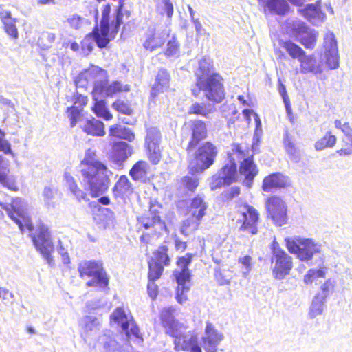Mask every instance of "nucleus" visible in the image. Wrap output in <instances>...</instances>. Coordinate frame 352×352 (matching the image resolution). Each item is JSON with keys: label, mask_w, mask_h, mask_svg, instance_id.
Here are the masks:
<instances>
[{"label": "nucleus", "mask_w": 352, "mask_h": 352, "mask_svg": "<svg viewBox=\"0 0 352 352\" xmlns=\"http://www.w3.org/2000/svg\"><path fill=\"white\" fill-rule=\"evenodd\" d=\"M0 206L6 210L9 217L14 221L21 231L27 228L32 231L34 228L30 217L28 213V204L24 199L16 197L12 204L0 203ZM3 217V212L0 210V219Z\"/></svg>", "instance_id": "5"}, {"label": "nucleus", "mask_w": 352, "mask_h": 352, "mask_svg": "<svg viewBox=\"0 0 352 352\" xmlns=\"http://www.w3.org/2000/svg\"><path fill=\"white\" fill-rule=\"evenodd\" d=\"M0 20L6 34L10 38L17 39L19 37L18 30L16 25L17 20L12 16L11 12L0 8Z\"/></svg>", "instance_id": "30"}, {"label": "nucleus", "mask_w": 352, "mask_h": 352, "mask_svg": "<svg viewBox=\"0 0 352 352\" xmlns=\"http://www.w3.org/2000/svg\"><path fill=\"white\" fill-rule=\"evenodd\" d=\"M161 210V206L152 204L149 210L139 218L140 223L146 230L151 229L153 234L155 235H160L163 231L166 232L167 230L165 222L160 217Z\"/></svg>", "instance_id": "14"}, {"label": "nucleus", "mask_w": 352, "mask_h": 352, "mask_svg": "<svg viewBox=\"0 0 352 352\" xmlns=\"http://www.w3.org/2000/svg\"><path fill=\"white\" fill-rule=\"evenodd\" d=\"M107 78L106 70L91 65L76 77L75 83L78 88H85L89 83L93 84L92 95L96 98L97 91H101L102 84L107 82Z\"/></svg>", "instance_id": "8"}, {"label": "nucleus", "mask_w": 352, "mask_h": 352, "mask_svg": "<svg viewBox=\"0 0 352 352\" xmlns=\"http://www.w3.org/2000/svg\"><path fill=\"white\" fill-rule=\"evenodd\" d=\"M170 76L165 69H160L156 76L155 82L153 84L151 95L153 98L157 96L160 92H163L168 88Z\"/></svg>", "instance_id": "32"}, {"label": "nucleus", "mask_w": 352, "mask_h": 352, "mask_svg": "<svg viewBox=\"0 0 352 352\" xmlns=\"http://www.w3.org/2000/svg\"><path fill=\"white\" fill-rule=\"evenodd\" d=\"M86 307L91 311L99 310L108 307V300L105 296L95 298L87 301Z\"/></svg>", "instance_id": "52"}, {"label": "nucleus", "mask_w": 352, "mask_h": 352, "mask_svg": "<svg viewBox=\"0 0 352 352\" xmlns=\"http://www.w3.org/2000/svg\"><path fill=\"white\" fill-rule=\"evenodd\" d=\"M14 294L10 292L8 289L0 287V299L5 304H7L12 300Z\"/></svg>", "instance_id": "62"}, {"label": "nucleus", "mask_w": 352, "mask_h": 352, "mask_svg": "<svg viewBox=\"0 0 352 352\" xmlns=\"http://www.w3.org/2000/svg\"><path fill=\"white\" fill-rule=\"evenodd\" d=\"M342 132L344 134L342 142L346 148L340 149L337 153L340 156L351 155H352V127L349 124V126H344Z\"/></svg>", "instance_id": "44"}, {"label": "nucleus", "mask_w": 352, "mask_h": 352, "mask_svg": "<svg viewBox=\"0 0 352 352\" xmlns=\"http://www.w3.org/2000/svg\"><path fill=\"white\" fill-rule=\"evenodd\" d=\"M129 90V85H122L119 81H114L109 85H107V82H104L102 84L101 91H97V96H101V97L112 96L117 93L126 92Z\"/></svg>", "instance_id": "36"}, {"label": "nucleus", "mask_w": 352, "mask_h": 352, "mask_svg": "<svg viewBox=\"0 0 352 352\" xmlns=\"http://www.w3.org/2000/svg\"><path fill=\"white\" fill-rule=\"evenodd\" d=\"M112 172L99 161L96 152L88 149L80 164V179L85 188L93 197L104 193L109 186V176Z\"/></svg>", "instance_id": "1"}, {"label": "nucleus", "mask_w": 352, "mask_h": 352, "mask_svg": "<svg viewBox=\"0 0 352 352\" xmlns=\"http://www.w3.org/2000/svg\"><path fill=\"white\" fill-rule=\"evenodd\" d=\"M334 288V282L331 279L326 280L320 287L322 293H319L317 295H320L321 297L327 298L330 293Z\"/></svg>", "instance_id": "59"}, {"label": "nucleus", "mask_w": 352, "mask_h": 352, "mask_svg": "<svg viewBox=\"0 0 352 352\" xmlns=\"http://www.w3.org/2000/svg\"><path fill=\"white\" fill-rule=\"evenodd\" d=\"M322 48L325 63L329 69L339 67V54L336 36L331 31H327L323 36Z\"/></svg>", "instance_id": "16"}, {"label": "nucleus", "mask_w": 352, "mask_h": 352, "mask_svg": "<svg viewBox=\"0 0 352 352\" xmlns=\"http://www.w3.org/2000/svg\"><path fill=\"white\" fill-rule=\"evenodd\" d=\"M133 192V188L128 177L125 175L120 177L113 188V195L118 202H124L126 199Z\"/></svg>", "instance_id": "29"}, {"label": "nucleus", "mask_w": 352, "mask_h": 352, "mask_svg": "<svg viewBox=\"0 0 352 352\" xmlns=\"http://www.w3.org/2000/svg\"><path fill=\"white\" fill-rule=\"evenodd\" d=\"M267 217L277 226H282L287 223V206L279 197L271 196L265 202Z\"/></svg>", "instance_id": "15"}, {"label": "nucleus", "mask_w": 352, "mask_h": 352, "mask_svg": "<svg viewBox=\"0 0 352 352\" xmlns=\"http://www.w3.org/2000/svg\"><path fill=\"white\" fill-rule=\"evenodd\" d=\"M78 271L81 277L89 276L92 279L87 283L89 287L105 288L109 284L107 273L99 261H84L80 263Z\"/></svg>", "instance_id": "11"}, {"label": "nucleus", "mask_w": 352, "mask_h": 352, "mask_svg": "<svg viewBox=\"0 0 352 352\" xmlns=\"http://www.w3.org/2000/svg\"><path fill=\"white\" fill-rule=\"evenodd\" d=\"M201 219L190 215L186 220L183 221L180 228V232L185 236H188L199 228Z\"/></svg>", "instance_id": "43"}, {"label": "nucleus", "mask_w": 352, "mask_h": 352, "mask_svg": "<svg viewBox=\"0 0 352 352\" xmlns=\"http://www.w3.org/2000/svg\"><path fill=\"white\" fill-rule=\"evenodd\" d=\"M217 154V150L214 145L210 142L205 143L189 160L190 172L192 173L204 172L214 163Z\"/></svg>", "instance_id": "9"}, {"label": "nucleus", "mask_w": 352, "mask_h": 352, "mask_svg": "<svg viewBox=\"0 0 352 352\" xmlns=\"http://www.w3.org/2000/svg\"><path fill=\"white\" fill-rule=\"evenodd\" d=\"M102 98L101 96H96V98L93 97L95 104L92 109L98 117L109 120L112 118V115L106 108L104 100L101 99Z\"/></svg>", "instance_id": "46"}, {"label": "nucleus", "mask_w": 352, "mask_h": 352, "mask_svg": "<svg viewBox=\"0 0 352 352\" xmlns=\"http://www.w3.org/2000/svg\"><path fill=\"white\" fill-rule=\"evenodd\" d=\"M337 138L330 131L315 144L316 151H322L326 148H332L336 143Z\"/></svg>", "instance_id": "49"}, {"label": "nucleus", "mask_w": 352, "mask_h": 352, "mask_svg": "<svg viewBox=\"0 0 352 352\" xmlns=\"http://www.w3.org/2000/svg\"><path fill=\"white\" fill-rule=\"evenodd\" d=\"M263 7L265 14L284 16L289 11L290 6L286 0H258Z\"/></svg>", "instance_id": "27"}, {"label": "nucleus", "mask_w": 352, "mask_h": 352, "mask_svg": "<svg viewBox=\"0 0 352 352\" xmlns=\"http://www.w3.org/2000/svg\"><path fill=\"white\" fill-rule=\"evenodd\" d=\"M124 3L119 1L117 9L116 19L109 25V14L111 12L110 4H107L102 12V19L100 28L96 27L93 32L88 35L83 41L86 45L89 39L92 38L100 48L105 47L111 39H113L117 34L120 25L122 23V8Z\"/></svg>", "instance_id": "3"}, {"label": "nucleus", "mask_w": 352, "mask_h": 352, "mask_svg": "<svg viewBox=\"0 0 352 352\" xmlns=\"http://www.w3.org/2000/svg\"><path fill=\"white\" fill-rule=\"evenodd\" d=\"M168 248L166 245H162L155 252V255L157 263H164V265H169L170 259L167 254Z\"/></svg>", "instance_id": "55"}, {"label": "nucleus", "mask_w": 352, "mask_h": 352, "mask_svg": "<svg viewBox=\"0 0 352 352\" xmlns=\"http://www.w3.org/2000/svg\"><path fill=\"white\" fill-rule=\"evenodd\" d=\"M64 179L65 185L69 190L71 194L79 201L81 200L87 201L86 192L82 190L77 185L74 178L68 173H65Z\"/></svg>", "instance_id": "37"}, {"label": "nucleus", "mask_w": 352, "mask_h": 352, "mask_svg": "<svg viewBox=\"0 0 352 352\" xmlns=\"http://www.w3.org/2000/svg\"><path fill=\"white\" fill-rule=\"evenodd\" d=\"M133 153V146L125 142H116L113 146V160L118 164L126 161Z\"/></svg>", "instance_id": "31"}, {"label": "nucleus", "mask_w": 352, "mask_h": 352, "mask_svg": "<svg viewBox=\"0 0 352 352\" xmlns=\"http://www.w3.org/2000/svg\"><path fill=\"white\" fill-rule=\"evenodd\" d=\"M245 153L241 146L237 145L232 149V153L229 154V163L226 164L214 176V178L218 180V184L215 187H219L223 184L230 185L235 181L236 175V160L241 163L239 173L245 177L244 185L249 188L252 187L253 180L258 174V170L254 163L252 157L245 158Z\"/></svg>", "instance_id": "2"}, {"label": "nucleus", "mask_w": 352, "mask_h": 352, "mask_svg": "<svg viewBox=\"0 0 352 352\" xmlns=\"http://www.w3.org/2000/svg\"><path fill=\"white\" fill-rule=\"evenodd\" d=\"M326 298L321 297L320 295H316L311 302L309 307V316L311 318L322 314L325 307Z\"/></svg>", "instance_id": "45"}, {"label": "nucleus", "mask_w": 352, "mask_h": 352, "mask_svg": "<svg viewBox=\"0 0 352 352\" xmlns=\"http://www.w3.org/2000/svg\"><path fill=\"white\" fill-rule=\"evenodd\" d=\"M207 207V204L205 202L204 197L198 195L192 199L191 201L189 208V214L190 215L196 217L197 218L202 219L206 214Z\"/></svg>", "instance_id": "38"}, {"label": "nucleus", "mask_w": 352, "mask_h": 352, "mask_svg": "<svg viewBox=\"0 0 352 352\" xmlns=\"http://www.w3.org/2000/svg\"><path fill=\"white\" fill-rule=\"evenodd\" d=\"M110 322L120 327L128 339L132 337L141 339L140 330L133 320V318L128 309L123 307H118L110 315Z\"/></svg>", "instance_id": "12"}, {"label": "nucleus", "mask_w": 352, "mask_h": 352, "mask_svg": "<svg viewBox=\"0 0 352 352\" xmlns=\"http://www.w3.org/2000/svg\"><path fill=\"white\" fill-rule=\"evenodd\" d=\"M149 272H148V278L149 281H155L158 279L164 270V267L161 263H157L156 261L149 262Z\"/></svg>", "instance_id": "54"}, {"label": "nucleus", "mask_w": 352, "mask_h": 352, "mask_svg": "<svg viewBox=\"0 0 352 352\" xmlns=\"http://www.w3.org/2000/svg\"><path fill=\"white\" fill-rule=\"evenodd\" d=\"M186 327L182 325V327L178 328L175 330V335H170L175 338V349L177 351H186L190 349L192 345V337L185 333Z\"/></svg>", "instance_id": "33"}, {"label": "nucleus", "mask_w": 352, "mask_h": 352, "mask_svg": "<svg viewBox=\"0 0 352 352\" xmlns=\"http://www.w3.org/2000/svg\"><path fill=\"white\" fill-rule=\"evenodd\" d=\"M182 184L188 190L194 191L199 185V179L196 175L186 176L182 179Z\"/></svg>", "instance_id": "56"}, {"label": "nucleus", "mask_w": 352, "mask_h": 352, "mask_svg": "<svg viewBox=\"0 0 352 352\" xmlns=\"http://www.w3.org/2000/svg\"><path fill=\"white\" fill-rule=\"evenodd\" d=\"M68 116L71 121V126L74 127L78 122L80 116V111L76 107H72L68 109Z\"/></svg>", "instance_id": "60"}, {"label": "nucleus", "mask_w": 352, "mask_h": 352, "mask_svg": "<svg viewBox=\"0 0 352 352\" xmlns=\"http://www.w3.org/2000/svg\"><path fill=\"white\" fill-rule=\"evenodd\" d=\"M286 246L291 254H296L300 261H311L315 254L321 252L322 245L312 239L297 237L285 239Z\"/></svg>", "instance_id": "7"}, {"label": "nucleus", "mask_w": 352, "mask_h": 352, "mask_svg": "<svg viewBox=\"0 0 352 352\" xmlns=\"http://www.w3.org/2000/svg\"><path fill=\"white\" fill-rule=\"evenodd\" d=\"M57 250L62 256L63 262L65 264L69 263L70 259L67 252V249L65 247L63 242L60 240L58 241V246L57 248Z\"/></svg>", "instance_id": "61"}, {"label": "nucleus", "mask_w": 352, "mask_h": 352, "mask_svg": "<svg viewBox=\"0 0 352 352\" xmlns=\"http://www.w3.org/2000/svg\"><path fill=\"white\" fill-rule=\"evenodd\" d=\"M202 91L206 98L213 102L219 103L225 97L223 78L219 74L203 76L196 80L195 87L192 89V94L197 97Z\"/></svg>", "instance_id": "4"}, {"label": "nucleus", "mask_w": 352, "mask_h": 352, "mask_svg": "<svg viewBox=\"0 0 352 352\" xmlns=\"http://www.w3.org/2000/svg\"><path fill=\"white\" fill-rule=\"evenodd\" d=\"M175 309L173 307H168L163 308L160 313L162 325L168 335H175V330L182 327L183 325L175 319Z\"/></svg>", "instance_id": "26"}, {"label": "nucleus", "mask_w": 352, "mask_h": 352, "mask_svg": "<svg viewBox=\"0 0 352 352\" xmlns=\"http://www.w3.org/2000/svg\"><path fill=\"white\" fill-rule=\"evenodd\" d=\"M223 338V333L218 331L212 323L209 321L206 322L204 333L201 338L204 349L217 350L218 345Z\"/></svg>", "instance_id": "23"}, {"label": "nucleus", "mask_w": 352, "mask_h": 352, "mask_svg": "<svg viewBox=\"0 0 352 352\" xmlns=\"http://www.w3.org/2000/svg\"><path fill=\"white\" fill-rule=\"evenodd\" d=\"M82 19L78 14H74L67 19L68 23L74 29L80 28Z\"/></svg>", "instance_id": "64"}, {"label": "nucleus", "mask_w": 352, "mask_h": 352, "mask_svg": "<svg viewBox=\"0 0 352 352\" xmlns=\"http://www.w3.org/2000/svg\"><path fill=\"white\" fill-rule=\"evenodd\" d=\"M169 29H156L149 28L145 33V40L143 43L144 47L150 52L161 47L166 39L170 36Z\"/></svg>", "instance_id": "20"}, {"label": "nucleus", "mask_w": 352, "mask_h": 352, "mask_svg": "<svg viewBox=\"0 0 352 352\" xmlns=\"http://www.w3.org/2000/svg\"><path fill=\"white\" fill-rule=\"evenodd\" d=\"M210 107V105H206L204 103L200 104L195 102L190 106L189 109V113L208 118V114L210 113L213 110V107L212 106L211 108Z\"/></svg>", "instance_id": "51"}, {"label": "nucleus", "mask_w": 352, "mask_h": 352, "mask_svg": "<svg viewBox=\"0 0 352 352\" xmlns=\"http://www.w3.org/2000/svg\"><path fill=\"white\" fill-rule=\"evenodd\" d=\"M98 342L100 345H102L105 352H116L120 349V344L117 342L115 338L110 334L104 333L99 336Z\"/></svg>", "instance_id": "42"}, {"label": "nucleus", "mask_w": 352, "mask_h": 352, "mask_svg": "<svg viewBox=\"0 0 352 352\" xmlns=\"http://www.w3.org/2000/svg\"><path fill=\"white\" fill-rule=\"evenodd\" d=\"M212 71V61L210 58L204 57L201 58L199 62V68L195 72L196 80L202 77L203 76H212L217 74Z\"/></svg>", "instance_id": "47"}, {"label": "nucleus", "mask_w": 352, "mask_h": 352, "mask_svg": "<svg viewBox=\"0 0 352 352\" xmlns=\"http://www.w3.org/2000/svg\"><path fill=\"white\" fill-rule=\"evenodd\" d=\"M7 162L2 156H0V182L10 189H14V184L10 183L7 178Z\"/></svg>", "instance_id": "53"}, {"label": "nucleus", "mask_w": 352, "mask_h": 352, "mask_svg": "<svg viewBox=\"0 0 352 352\" xmlns=\"http://www.w3.org/2000/svg\"><path fill=\"white\" fill-rule=\"evenodd\" d=\"M109 135L129 142H132L135 139V134L130 129L120 124H114L110 127Z\"/></svg>", "instance_id": "41"}, {"label": "nucleus", "mask_w": 352, "mask_h": 352, "mask_svg": "<svg viewBox=\"0 0 352 352\" xmlns=\"http://www.w3.org/2000/svg\"><path fill=\"white\" fill-rule=\"evenodd\" d=\"M252 260V257L248 255L240 257L239 258V263L243 265V270L242 271V274L245 278L248 276L252 270V266L253 265Z\"/></svg>", "instance_id": "57"}, {"label": "nucleus", "mask_w": 352, "mask_h": 352, "mask_svg": "<svg viewBox=\"0 0 352 352\" xmlns=\"http://www.w3.org/2000/svg\"><path fill=\"white\" fill-rule=\"evenodd\" d=\"M81 127L84 132L94 136H104L105 135L104 125L102 122L94 118L86 120Z\"/></svg>", "instance_id": "34"}, {"label": "nucleus", "mask_w": 352, "mask_h": 352, "mask_svg": "<svg viewBox=\"0 0 352 352\" xmlns=\"http://www.w3.org/2000/svg\"><path fill=\"white\" fill-rule=\"evenodd\" d=\"M240 193V188L238 186H232L228 190H226L223 194V197L226 200H230L234 197L238 196Z\"/></svg>", "instance_id": "63"}, {"label": "nucleus", "mask_w": 352, "mask_h": 352, "mask_svg": "<svg viewBox=\"0 0 352 352\" xmlns=\"http://www.w3.org/2000/svg\"><path fill=\"white\" fill-rule=\"evenodd\" d=\"M326 272L327 268L324 266L320 267L319 269H309L304 276L303 282L306 285L311 284L316 278L324 277Z\"/></svg>", "instance_id": "48"}, {"label": "nucleus", "mask_w": 352, "mask_h": 352, "mask_svg": "<svg viewBox=\"0 0 352 352\" xmlns=\"http://www.w3.org/2000/svg\"><path fill=\"white\" fill-rule=\"evenodd\" d=\"M288 25L291 36L296 41L300 43L306 49L315 48L318 38V31L300 20L292 21Z\"/></svg>", "instance_id": "10"}, {"label": "nucleus", "mask_w": 352, "mask_h": 352, "mask_svg": "<svg viewBox=\"0 0 352 352\" xmlns=\"http://www.w3.org/2000/svg\"><path fill=\"white\" fill-rule=\"evenodd\" d=\"M179 44L178 41L175 35H172L168 41L164 54L167 57H176L179 55Z\"/></svg>", "instance_id": "50"}, {"label": "nucleus", "mask_w": 352, "mask_h": 352, "mask_svg": "<svg viewBox=\"0 0 352 352\" xmlns=\"http://www.w3.org/2000/svg\"><path fill=\"white\" fill-rule=\"evenodd\" d=\"M300 62V72L302 74H311L317 78H322L324 71L322 61L314 54H305Z\"/></svg>", "instance_id": "22"}, {"label": "nucleus", "mask_w": 352, "mask_h": 352, "mask_svg": "<svg viewBox=\"0 0 352 352\" xmlns=\"http://www.w3.org/2000/svg\"><path fill=\"white\" fill-rule=\"evenodd\" d=\"M272 263L274 276L278 280L283 279L292 268V258L284 250L276 251L275 256H272Z\"/></svg>", "instance_id": "19"}, {"label": "nucleus", "mask_w": 352, "mask_h": 352, "mask_svg": "<svg viewBox=\"0 0 352 352\" xmlns=\"http://www.w3.org/2000/svg\"><path fill=\"white\" fill-rule=\"evenodd\" d=\"M160 140L161 134L159 129L155 127H151L147 129L145 146L148 158L154 164H157L161 159Z\"/></svg>", "instance_id": "18"}, {"label": "nucleus", "mask_w": 352, "mask_h": 352, "mask_svg": "<svg viewBox=\"0 0 352 352\" xmlns=\"http://www.w3.org/2000/svg\"><path fill=\"white\" fill-rule=\"evenodd\" d=\"M148 164L145 161L135 163L130 170V175L135 181L144 182L147 179Z\"/></svg>", "instance_id": "39"}, {"label": "nucleus", "mask_w": 352, "mask_h": 352, "mask_svg": "<svg viewBox=\"0 0 352 352\" xmlns=\"http://www.w3.org/2000/svg\"><path fill=\"white\" fill-rule=\"evenodd\" d=\"M192 254H186L185 256L179 257L177 262V267L173 273L178 285L176 299L179 304H183L187 300L186 294L191 286V274L188 265L192 261Z\"/></svg>", "instance_id": "6"}, {"label": "nucleus", "mask_w": 352, "mask_h": 352, "mask_svg": "<svg viewBox=\"0 0 352 352\" xmlns=\"http://www.w3.org/2000/svg\"><path fill=\"white\" fill-rule=\"evenodd\" d=\"M191 131V140L186 148L187 151H192L199 143L200 141L205 139L207 136V129L206 124L199 120H195L188 124Z\"/></svg>", "instance_id": "25"}, {"label": "nucleus", "mask_w": 352, "mask_h": 352, "mask_svg": "<svg viewBox=\"0 0 352 352\" xmlns=\"http://www.w3.org/2000/svg\"><path fill=\"white\" fill-rule=\"evenodd\" d=\"M289 184V182L287 177L280 173H276L264 178L262 189L266 192H270L273 189L285 188Z\"/></svg>", "instance_id": "28"}, {"label": "nucleus", "mask_w": 352, "mask_h": 352, "mask_svg": "<svg viewBox=\"0 0 352 352\" xmlns=\"http://www.w3.org/2000/svg\"><path fill=\"white\" fill-rule=\"evenodd\" d=\"M238 212L242 217L239 219V221L243 222L240 230L252 234H256L258 232L257 223L259 219L258 211L253 206L245 204L239 207Z\"/></svg>", "instance_id": "17"}, {"label": "nucleus", "mask_w": 352, "mask_h": 352, "mask_svg": "<svg viewBox=\"0 0 352 352\" xmlns=\"http://www.w3.org/2000/svg\"><path fill=\"white\" fill-rule=\"evenodd\" d=\"M32 239L36 250L42 254L47 263L52 265L53 258L51 254L54 247L48 227L43 224L39 225L35 234L32 236Z\"/></svg>", "instance_id": "13"}, {"label": "nucleus", "mask_w": 352, "mask_h": 352, "mask_svg": "<svg viewBox=\"0 0 352 352\" xmlns=\"http://www.w3.org/2000/svg\"><path fill=\"white\" fill-rule=\"evenodd\" d=\"M280 45L292 58L297 59L298 61L306 53L301 47L290 40L281 41Z\"/></svg>", "instance_id": "40"}, {"label": "nucleus", "mask_w": 352, "mask_h": 352, "mask_svg": "<svg viewBox=\"0 0 352 352\" xmlns=\"http://www.w3.org/2000/svg\"><path fill=\"white\" fill-rule=\"evenodd\" d=\"M100 320L93 316H85L80 321L81 337L89 345L94 344L93 342L100 327Z\"/></svg>", "instance_id": "21"}, {"label": "nucleus", "mask_w": 352, "mask_h": 352, "mask_svg": "<svg viewBox=\"0 0 352 352\" xmlns=\"http://www.w3.org/2000/svg\"><path fill=\"white\" fill-rule=\"evenodd\" d=\"M41 198L46 208H54L58 199V190L53 185L45 186L41 192Z\"/></svg>", "instance_id": "35"}, {"label": "nucleus", "mask_w": 352, "mask_h": 352, "mask_svg": "<svg viewBox=\"0 0 352 352\" xmlns=\"http://www.w3.org/2000/svg\"><path fill=\"white\" fill-rule=\"evenodd\" d=\"M320 3L321 1L318 0L316 3H310L305 8L299 9L298 12L313 25H320L326 19V14L321 10Z\"/></svg>", "instance_id": "24"}, {"label": "nucleus", "mask_w": 352, "mask_h": 352, "mask_svg": "<svg viewBox=\"0 0 352 352\" xmlns=\"http://www.w3.org/2000/svg\"><path fill=\"white\" fill-rule=\"evenodd\" d=\"M113 107L118 111L122 113L125 115H131L133 113V109L131 107L122 100H117L113 104Z\"/></svg>", "instance_id": "58"}]
</instances>
